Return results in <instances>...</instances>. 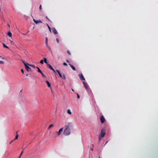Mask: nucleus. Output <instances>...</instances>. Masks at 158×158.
<instances>
[{
    "instance_id": "26",
    "label": "nucleus",
    "mask_w": 158,
    "mask_h": 158,
    "mask_svg": "<svg viewBox=\"0 0 158 158\" xmlns=\"http://www.w3.org/2000/svg\"><path fill=\"white\" fill-rule=\"evenodd\" d=\"M29 65L30 66L32 67H33L34 68H35V65H34L29 64Z\"/></svg>"
},
{
    "instance_id": "30",
    "label": "nucleus",
    "mask_w": 158,
    "mask_h": 158,
    "mask_svg": "<svg viewBox=\"0 0 158 158\" xmlns=\"http://www.w3.org/2000/svg\"><path fill=\"white\" fill-rule=\"evenodd\" d=\"M48 28L50 32H51V30L52 29H51V28L49 26H48Z\"/></svg>"
},
{
    "instance_id": "25",
    "label": "nucleus",
    "mask_w": 158,
    "mask_h": 158,
    "mask_svg": "<svg viewBox=\"0 0 158 158\" xmlns=\"http://www.w3.org/2000/svg\"><path fill=\"white\" fill-rule=\"evenodd\" d=\"M4 63V62L2 61H0V64H3Z\"/></svg>"
},
{
    "instance_id": "36",
    "label": "nucleus",
    "mask_w": 158,
    "mask_h": 158,
    "mask_svg": "<svg viewBox=\"0 0 158 158\" xmlns=\"http://www.w3.org/2000/svg\"><path fill=\"white\" fill-rule=\"evenodd\" d=\"M14 141V140H12L9 143V144H10L12 143V142Z\"/></svg>"
},
{
    "instance_id": "46",
    "label": "nucleus",
    "mask_w": 158,
    "mask_h": 158,
    "mask_svg": "<svg viewBox=\"0 0 158 158\" xmlns=\"http://www.w3.org/2000/svg\"><path fill=\"white\" fill-rule=\"evenodd\" d=\"M72 90L73 91H74V90H73V89H72Z\"/></svg>"
},
{
    "instance_id": "43",
    "label": "nucleus",
    "mask_w": 158,
    "mask_h": 158,
    "mask_svg": "<svg viewBox=\"0 0 158 158\" xmlns=\"http://www.w3.org/2000/svg\"><path fill=\"white\" fill-rule=\"evenodd\" d=\"M8 27H10V25H9V24H8Z\"/></svg>"
},
{
    "instance_id": "16",
    "label": "nucleus",
    "mask_w": 158,
    "mask_h": 158,
    "mask_svg": "<svg viewBox=\"0 0 158 158\" xmlns=\"http://www.w3.org/2000/svg\"><path fill=\"white\" fill-rule=\"evenodd\" d=\"M16 136H15V139H14V140L17 139H18V138L19 135L17 134V131L16 132Z\"/></svg>"
},
{
    "instance_id": "21",
    "label": "nucleus",
    "mask_w": 158,
    "mask_h": 158,
    "mask_svg": "<svg viewBox=\"0 0 158 158\" xmlns=\"http://www.w3.org/2000/svg\"><path fill=\"white\" fill-rule=\"evenodd\" d=\"M53 126H54L53 124H51V125H50L49 126V127H48V129H50L52 127H53Z\"/></svg>"
},
{
    "instance_id": "44",
    "label": "nucleus",
    "mask_w": 158,
    "mask_h": 158,
    "mask_svg": "<svg viewBox=\"0 0 158 158\" xmlns=\"http://www.w3.org/2000/svg\"><path fill=\"white\" fill-rule=\"evenodd\" d=\"M47 26H48H48H49L48 25V24H47Z\"/></svg>"
},
{
    "instance_id": "45",
    "label": "nucleus",
    "mask_w": 158,
    "mask_h": 158,
    "mask_svg": "<svg viewBox=\"0 0 158 158\" xmlns=\"http://www.w3.org/2000/svg\"><path fill=\"white\" fill-rule=\"evenodd\" d=\"M47 26H48H48H49L48 25V24H47Z\"/></svg>"
},
{
    "instance_id": "32",
    "label": "nucleus",
    "mask_w": 158,
    "mask_h": 158,
    "mask_svg": "<svg viewBox=\"0 0 158 158\" xmlns=\"http://www.w3.org/2000/svg\"><path fill=\"white\" fill-rule=\"evenodd\" d=\"M67 52L69 54V55H71L70 52V51H69L68 50V51H67Z\"/></svg>"
},
{
    "instance_id": "11",
    "label": "nucleus",
    "mask_w": 158,
    "mask_h": 158,
    "mask_svg": "<svg viewBox=\"0 0 158 158\" xmlns=\"http://www.w3.org/2000/svg\"><path fill=\"white\" fill-rule=\"evenodd\" d=\"M69 65L71 67L72 69L74 71L76 70V68H75L74 66H73L71 64H69Z\"/></svg>"
},
{
    "instance_id": "39",
    "label": "nucleus",
    "mask_w": 158,
    "mask_h": 158,
    "mask_svg": "<svg viewBox=\"0 0 158 158\" xmlns=\"http://www.w3.org/2000/svg\"><path fill=\"white\" fill-rule=\"evenodd\" d=\"M21 71L23 73H24V71H23V69H21Z\"/></svg>"
},
{
    "instance_id": "2",
    "label": "nucleus",
    "mask_w": 158,
    "mask_h": 158,
    "mask_svg": "<svg viewBox=\"0 0 158 158\" xmlns=\"http://www.w3.org/2000/svg\"><path fill=\"white\" fill-rule=\"evenodd\" d=\"M106 131L105 128H103L101 132L100 135L101 137H103L106 134Z\"/></svg>"
},
{
    "instance_id": "9",
    "label": "nucleus",
    "mask_w": 158,
    "mask_h": 158,
    "mask_svg": "<svg viewBox=\"0 0 158 158\" xmlns=\"http://www.w3.org/2000/svg\"><path fill=\"white\" fill-rule=\"evenodd\" d=\"M83 84L85 89L87 90L88 89V85L85 82H83Z\"/></svg>"
},
{
    "instance_id": "23",
    "label": "nucleus",
    "mask_w": 158,
    "mask_h": 158,
    "mask_svg": "<svg viewBox=\"0 0 158 158\" xmlns=\"http://www.w3.org/2000/svg\"><path fill=\"white\" fill-rule=\"evenodd\" d=\"M44 61L45 63L47 64V60L46 58H44Z\"/></svg>"
},
{
    "instance_id": "17",
    "label": "nucleus",
    "mask_w": 158,
    "mask_h": 158,
    "mask_svg": "<svg viewBox=\"0 0 158 158\" xmlns=\"http://www.w3.org/2000/svg\"><path fill=\"white\" fill-rule=\"evenodd\" d=\"M36 67L38 69V72H39V73H42V72L41 71V70H40V68L37 66Z\"/></svg>"
},
{
    "instance_id": "10",
    "label": "nucleus",
    "mask_w": 158,
    "mask_h": 158,
    "mask_svg": "<svg viewBox=\"0 0 158 158\" xmlns=\"http://www.w3.org/2000/svg\"><path fill=\"white\" fill-rule=\"evenodd\" d=\"M48 65L49 66V68L51 70H52L55 73V70L53 69L52 67L50 64H48Z\"/></svg>"
},
{
    "instance_id": "18",
    "label": "nucleus",
    "mask_w": 158,
    "mask_h": 158,
    "mask_svg": "<svg viewBox=\"0 0 158 158\" xmlns=\"http://www.w3.org/2000/svg\"><path fill=\"white\" fill-rule=\"evenodd\" d=\"M3 46L4 48H6L9 49V48L8 46H6L3 43Z\"/></svg>"
},
{
    "instance_id": "27",
    "label": "nucleus",
    "mask_w": 158,
    "mask_h": 158,
    "mask_svg": "<svg viewBox=\"0 0 158 158\" xmlns=\"http://www.w3.org/2000/svg\"><path fill=\"white\" fill-rule=\"evenodd\" d=\"M101 136L100 135L99 136V141H100L101 139L102 138H101Z\"/></svg>"
},
{
    "instance_id": "13",
    "label": "nucleus",
    "mask_w": 158,
    "mask_h": 158,
    "mask_svg": "<svg viewBox=\"0 0 158 158\" xmlns=\"http://www.w3.org/2000/svg\"><path fill=\"white\" fill-rule=\"evenodd\" d=\"M46 83H47V84L48 86V87H50V86H51V85H50V83L48 81H46Z\"/></svg>"
},
{
    "instance_id": "19",
    "label": "nucleus",
    "mask_w": 158,
    "mask_h": 158,
    "mask_svg": "<svg viewBox=\"0 0 158 158\" xmlns=\"http://www.w3.org/2000/svg\"><path fill=\"white\" fill-rule=\"evenodd\" d=\"M67 113H68V114H70V115H71V114H72V113H71V111H70V110H69H69H67Z\"/></svg>"
},
{
    "instance_id": "41",
    "label": "nucleus",
    "mask_w": 158,
    "mask_h": 158,
    "mask_svg": "<svg viewBox=\"0 0 158 158\" xmlns=\"http://www.w3.org/2000/svg\"><path fill=\"white\" fill-rule=\"evenodd\" d=\"M66 61L67 63H69V61L68 60H66Z\"/></svg>"
},
{
    "instance_id": "7",
    "label": "nucleus",
    "mask_w": 158,
    "mask_h": 158,
    "mask_svg": "<svg viewBox=\"0 0 158 158\" xmlns=\"http://www.w3.org/2000/svg\"><path fill=\"white\" fill-rule=\"evenodd\" d=\"M52 30L53 32L55 34H57V32L56 31V29L54 28L53 27L52 28Z\"/></svg>"
},
{
    "instance_id": "5",
    "label": "nucleus",
    "mask_w": 158,
    "mask_h": 158,
    "mask_svg": "<svg viewBox=\"0 0 158 158\" xmlns=\"http://www.w3.org/2000/svg\"><path fill=\"white\" fill-rule=\"evenodd\" d=\"M78 76L79 77L81 80L85 81V78L84 77L82 74H79L78 75Z\"/></svg>"
},
{
    "instance_id": "37",
    "label": "nucleus",
    "mask_w": 158,
    "mask_h": 158,
    "mask_svg": "<svg viewBox=\"0 0 158 158\" xmlns=\"http://www.w3.org/2000/svg\"><path fill=\"white\" fill-rule=\"evenodd\" d=\"M92 146L93 148L91 149V150L92 151H93V148H94V145L92 144Z\"/></svg>"
},
{
    "instance_id": "14",
    "label": "nucleus",
    "mask_w": 158,
    "mask_h": 158,
    "mask_svg": "<svg viewBox=\"0 0 158 158\" xmlns=\"http://www.w3.org/2000/svg\"><path fill=\"white\" fill-rule=\"evenodd\" d=\"M48 38H47V37H46L45 38V43H46V46L47 47H48Z\"/></svg>"
},
{
    "instance_id": "42",
    "label": "nucleus",
    "mask_w": 158,
    "mask_h": 158,
    "mask_svg": "<svg viewBox=\"0 0 158 158\" xmlns=\"http://www.w3.org/2000/svg\"><path fill=\"white\" fill-rule=\"evenodd\" d=\"M22 62H23V64H24V65H25V64H26V63H25V62H24V61H22Z\"/></svg>"
},
{
    "instance_id": "35",
    "label": "nucleus",
    "mask_w": 158,
    "mask_h": 158,
    "mask_svg": "<svg viewBox=\"0 0 158 158\" xmlns=\"http://www.w3.org/2000/svg\"><path fill=\"white\" fill-rule=\"evenodd\" d=\"M40 9L41 10L42 9V6L41 5H40L39 7Z\"/></svg>"
},
{
    "instance_id": "1",
    "label": "nucleus",
    "mask_w": 158,
    "mask_h": 158,
    "mask_svg": "<svg viewBox=\"0 0 158 158\" xmlns=\"http://www.w3.org/2000/svg\"><path fill=\"white\" fill-rule=\"evenodd\" d=\"M70 130V128L69 126L68 125L65 126L63 132L64 135H70L71 134Z\"/></svg>"
},
{
    "instance_id": "24",
    "label": "nucleus",
    "mask_w": 158,
    "mask_h": 158,
    "mask_svg": "<svg viewBox=\"0 0 158 158\" xmlns=\"http://www.w3.org/2000/svg\"><path fill=\"white\" fill-rule=\"evenodd\" d=\"M40 73L41 74L42 77H45V75L42 72V73Z\"/></svg>"
},
{
    "instance_id": "33",
    "label": "nucleus",
    "mask_w": 158,
    "mask_h": 158,
    "mask_svg": "<svg viewBox=\"0 0 158 158\" xmlns=\"http://www.w3.org/2000/svg\"><path fill=\"white\" fill-rule=\"evenodd\" d=\"M63 65L65 66L67 65V64L65 62L63 63Z\"/></svg>"
},
{
    "instance_id": "4",
    "label": "nucleus",
    "mask_w": 158,
    "mask_h": 158,
    "mask_svg": "<svg viewBox=\"0 0 158 158\" xmlns=\"http://www.w3.org/2000/svg\"><path fill=\"white\" fill-rule=\"evenodd\" d=\"M106 120L103 115L102 116L100 117V121L102 124Z\"/></svg>"
},
{
    "instance_id": "31",
    "label": "nucleus",
    "mask_w": 158,
    "mask_h": 158,
    "mask_svg": "<svg viewBox=\"0 0 158 158\" xmlns=\"http://www.w3.org/2000/svg\"><path fill=\"white\" fill-rule=\"evenodd\" d=\"M10 42H11V44H14V43L12 41H11V40H10Z\"/></svg>"
},
{
    "instance_id": "47",
    "label": "nucleus",
    "mask_w": 158,
    "mask_h": 158,
    "mask_svg": "<svg viewBox=\"0 0 158 158\" xmlns=\"http://www.w3.org/2000/svg\"><path fill=\"white\" fill-rule=\"evenodd\" d=\"M21 157H20V156H19V158H20Z\"/></svg>"
},
{
    "instance_id": "12",
    "label": "nucleus",
    "mask_w": 158,
    "mask_h": 158,
    "mask_svg": "<svg viewBox=\"0 0 158 158\" xmlns=\"http://www.w3.org/2000/svg\"><path fill=\"white\" fill-rule=\"evenodd\" d=\"M56 71L58 73L60 77H62V76L63 75H62L61 73H60V72H59V71L57 70H56Z\"/></svg>"
},
{
    "instance_id": "6",
    "label": "nucleus",
    "mask_w": 158,
    "mask_h": 158,
    "mask_svg": "<svg viewBox=\"0 0 158 158\" xmlns=\"http://www.w3.org/2000/svg\"><path fill=\"white\" fill-rule=\"evenodd\" d=\"M33 21L36 24H37V23H42V22L40 20H36L35 19H33Z\"/></svg>"
},
{
    "instance_id": "40",
    "label": "nucleus",
    "mask_w": 158,
    "mask_h": 158,
    "mask_svg": "<svg viewBox=\"0 0 158 158\" xmlns=\"http://www.w3.org/2000/svg\"><path fill=\"white\" fill-rule=\"evenodd\" d=\"M46 19H47L48 20L50 21L49 19L48 18V17L47 16H46Z\"/></svg>"
},
{
    "instance_id": "22",
    "label": "nucleus",
    "mask_w": 158,
    "mask_h": 158,
    "mask_svg": "<svg viewBox=\"0 0 158 158\" xmlns=\"http://www.w3.org/2000/svg\"><path fill=\"white\" fill-rule=\"evenodd\" d=\"M62 78L63 79H64V80L66 79L65 76L64 74H63Z\"/></svg>"
},
{
    "instance_id": "29",
    "label": "nucleus",
    "mask_w": 158,
    "mask_h": 158,
    "mask_svg": "<svg viewBox=\"0 0 158 158\" xmlns=\"http://www.w3.org/2000/svg\"><path fill=\"white\" fill-rule=\"evenodd\" d=\"M24 17H25V18L26 19H28V17L27 16H26V15H24Z\"/></svg>"
},
{
    "instance_id": "20",
    "label": "nucleus",
    "mask_w": 158,
    "mask_h": 158,
    "mask_svg": "<svg viewBox=\"0 0 158 158\" xmlns=\"http://www.w3.org/2000/svg\"><path fill=\"white\" fill-rule=\"evenodd\" d=\"M25 148H23V150H22V152H21V154H20V156H19L20 157H21V156L22 155V154H23V151H24V149H25Z\"/></svg>"
},
{
    "instance_id": "38",
    "label": "nucleus",
    "mask_w": 158,
    "mask_h": 158,
    "mask_svg": "<svg viewBox=\"0 0 158 158\" xmlns=\"http://www.w3.org/2000/svg\"><path fill=\"white\" fill-rule=\"evenodd\" d=\"M77 98H80V96L78 94H77Z\"/></svg>"
},
{
    "instance_id": "8",
    "label": "nucleus",
    "mask_w": 158,
    "mask_h": 158,
    "mask_svg": "<svg viewBox=\"0 0 158 158\" xmlns=\"http://www.w3.org/2000/svg\"><path fill=\"white\" fill-rule=\"evenodd\" d=\"M63 131V128H61V129H60L58 131V132H56L57 134V135H60V134H61V132H62Z\"/></svg>"
},
{
    "instance_id": "28",
    "label": "nucleus",
    "mask_w": 158,
    "mask_h": 158,
    "mask_svg": "<svg viewBox=\"0 0 158 158\" xmlns=\"http://www.w3.org/2000/svg\"><path fill=\"white\" fill-rule=\"evenodd\" d=\"M40 63L41 64H43L44 63V60H41Z\"/></svg>"
},
{
    "instance_id": "3",
    "label": "nucleus",
    "mask_w": 158,
    "mask_h": 158,
    "mask_svg": "<svg viewBox=\"0 0 158 158\" xmlns=\"http://www.w3.org/2000/svg\"><path fill=\"white\" fill-rule=\"evenodd\" d=\"M28 65H29L28 63H27V64H25V68L27 71L28 72H29L31 71V69Z\"/></svg>"
},
{
    "instance_id": "34",
    "label": "nucleus",
    "mask_w": 158,
    "mask_h": 158,
    "mask_svg": "<svg viewBox=\"0 0 158 158\" xmlns=\"http://www.w3.org/2000/svg\"><path fill=\"white\" fill-rule=\"evenodd\" d=\"M56 40L57 43H59V40L58 38L56 39Z\"/></svg>"
},
{
    "instance_id": "15",
    "label": "nucleus",
    "mask_w": 158,
    "mask_h": 158,
    "mask_svg": "<svg viewBox=\"0 0 158 158\" xmlns=\"http://www.w3.org/2000/svg\"><path fill=\"white\" fill-rule=\"evenodd\" d=\"M7 35L10 37H11L12 36V33L10 31H9L7 33Z\"/></svg>"
}]
</instances>
